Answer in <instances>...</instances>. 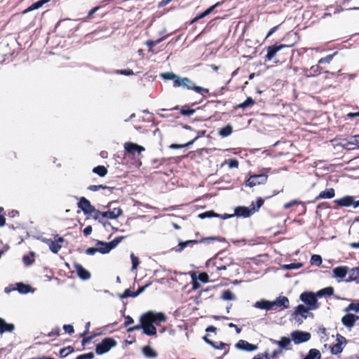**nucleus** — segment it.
<instances>
[{"label":"nucleus","mask_w":359,"mask_h":359,"mask_svg":"<svg viewBox=\"0 0 359 359\" xmlns=\"http://www.w3.org/2000/svg\"><path fill=\"white\" fill-rule=\"evenodd\" d=\"M166 319L167 318L163 313L150 311L140 316V325L130 327L128 331L133 332L142 329L143 333L147 335H156V328L154 324L158 325L161 322H165Z\"/></svg>","instance_id":"obj_1"},{"label":"nucleus","mask_w":359,"mask_h":359,"mask_svg":"<svg viewBox=\"0 0 359 359\" xmlns=\"http://www.w3.org/2000/svg\"><path fill=\"white\" fill-rule=\"evenodd\" d=\"M317 293L313 292H304L300 294L299 299L304 302L306 307L312 311L316 310L320 307L318 302Z\"/></svg>","instance_id":"obj_2"},{"label":"nucleus","mask_w":359,"mask_h":359,"mask_svg":"<svg viewBox=\"0 0 359 359\" xmlns=\"http://www.w3.org/2000/svg\"><path fill=\"white\" fill-rule=\"evenodd\" d=\"M312 311L303 304H299L295 307L294 312L292 314V318L299 324H302L304 320L309 317L313 318V315L310 312Z\"/></svg>","instance_id":"obj_3"},{"label":"nucleus","mask_w":359,"mask_h":359,"mask_svg":"<svg viewBox=\"0 0 359 359\" xmlns=\"http://www.w3.org/2000/svg\"><path fill=\"white\" fill-rule=\"evenodd\" d=\"M116 342L115 340L111 338H105L99 343L96 346V353L98 355L104 354L108 352L112 347L115 346Z\"/></svg>","instance_id":"obj_4"},{"label":"nucleus","mask_w":359,"mask_h":359,"mask_svg":"<svg viewBox=\"0 0 359 359\" xmlns=\"http://www.w3.org/2000/svg\"><path fill=\"white\" fill-rule=\"evenodd\" d=\"M79 208H80L83 212L86 215H90L92 213H95L97 215H100V211L96 210L90 203L88 200H87L84 197H81L78 203Z\"/></svg>","instance_id":"obj_5"},{"label":"nucleus","mask_w":359,"mask_h":359,"mask_svg":"<svg viewBox=\"0 0 359 359\" xmlns=\"http://www.w3.org/2000/svg\"><path fill=\"white\" fill-rule=\"evenodd\" d=\"M292 340L296 344L306 342L311 339V334L309 332L296 330L291 333Z\"/></svg>","instance_id":"obj_6"},{"label":"nucleus","mask_w":359,"mask_h":359,"mask_svg":"<svg viewBox=\"0 0 359 359\" xmlns=\"http://www.w3.org/2000/svg\"><path fill=\"white\" fill-rule=\"evenodd\" d=\"M268 176L265 174L251 175L246 182V185L253 187L257 185L264 184L267 181Z\"/></svg>","instance_id":"obj_7"},{"label":"nucleus","mask_w":359,"mask_h":359,"mask_svg":"<svg viewBox=\"0 0 359 359\" xmlns=\"http://www.w3.org/2000/svg\"><path fill=\"white\" fill-rule=\"evenodd\" d=\"M41 241L48 245L52 252L56 254L61 249V243L64 242V239L61 237L58 238L56 241H52L48 238H42Z\"/></svg>","instance_id":"obj_8"},{"label":"nucleus","mask_w":359,"mask_h":359,"mask_svg":"<svg viewBox=\"0 0 359 359\" xmlns=\"http://www.w3.org/2000/svg\"><path fill=\"white\" fill-rule=\"evenodd\" d=\"M358 319L359 316L347 312V313L342 317L341 323L346 328L348 329V330H351L355 325L356 320Z\"/></svg>","instance_id":"obj_9"},{"label":"nucleus","mask_w":359,"mask_h":359,"mask_svg":"<svg viewBox=\"0 0 359 359\" xmlns=\"http://www.w3.org/2000/svg\"><path fill=\"white\" fill-rule=\"evenodd\" d=\"M337 344L333 345L331 348V353L334 355L341 353L346 344V338L340 334L337 335Z\"/></svg>","instance_id":"obj_10"},{"label":"nucleus","mask_w":359,"mask_h":359,"mask_svg":"<svg viewBox=\"0 0 359 359\" xmlns=\"http://www.w3.org/2000/svg\"><path fill=\"white\" fill-rule=\"evenodd\" d=\"M182 87L188 90H194L201 94H203L204 93H207L208 92V89L196 86L195 83L188 78H184Z\"/></svg>","instance_id":"obj_11"},{"label":"nucleus","mask_w":359,"mask_h":359,"mask_svg":"<svg viewBox=\"0 0 359 359\" xmlns=\"http://www.w3.org/2000/svg\"><path fill=\"white\" fill-rule=\"evenodd\" d=\"M272 309L275 307H279L281 310L289 308L290 301L287 297L279 296L275 300L271 301Z\"/></svg>","instance_id":"obj_12"},{"label":"nucleus","mask_w":359,"mask_h":359,"mask_svg":"<svg viewBox=\"0 0 359 359\" xmlns=\"http://www.w3.org/2000/svg\"><path fill=\"white\" fill-rule=\"evenodd\" d=\"M355 197L352 196H346L341 198L336 199L334 203L341 207H354Z\"/></svg>","instance_id":"obj_13"},{"label":"nucleus","mask_w":359,"mask_h":359,"mask_svg":"<svg viewBox=\"0 0 359 359\" xmlns=\"http://www.w3.org/2000/svg\"><path fill=\"white\" fill-rule=\"evenodd\" d=\"M273 344L277 345L281 350H288L290 349V346L292 343V339L289 337H282L280 340H271Z\"/></svg>","instance_id":"obj_14"},{"label":"nucleus","mask_w":359,"mask_h":359,"mask_svg":"<svg viewBox=\"0 0 359 359\" xmlns=\"http://www.w3.org/2000/svg\"><path fill=\"white\" fill-rule=\"evenodd\" d=\"M236 347L238 349L249 352L255 351L257 349V345L250 344L248 341L242 339L238 341L236 344Z\"/></svg>","instance_id":"obj_15"},{"label":"nucleus","mask_w":359,"mask_h":359,"mask_svg":"<svg viewBox=\"0 0 359 359\" xmlns=\"http://www.w3.org/2000/svg\"><path fill=\"white\" fill-rule=\"evenodd\" d=\"M100 215H101L102 217L114 219L122 215V210L119 208H114L112 210H109L108 211L100 212Z\"/></svg>","instance_id":"obj_16"},{"label":"nucleus","mask_w":359,"mask_h":359,"mask_svg":"<svg viewBox=\"0 0 359 359\" xmlns=\"http://www.w3.org/2000/svg\"><path fill=\"white\" fill-rule=\"evenodd\" d=\"M257 210L253 206L252 208L247 207H238L235 209V215L238 217H248L252 215Z\"/></svg>","instance_id":"obj_17"},{"label":"nucleus","mask_w":359,"mask_h":359,"mask_svg":"<svg viewBox=\"0 0 359 359\" xmlns=\"http://www.w3.org/2000/svg\"><path fill=\"white\" fill-rule=\"evenodd\" d=\"M74 268L78 276L83 280H89L91 277L90 273L84 269L81 264L75 263Z\"/></svg>","instance_id":"obj_18"},{"label":"nucleus","mask_w":359,"mask_h":359,"mask_svg":"<svg viewBox=\"0 0 359 359\" xmlns=\"http://www.w3.org/2000/svg\"><path fill=\"white\" fill-rule=\"evenodd\" d=\"M288 47V46L286 45H273L269 46L267 48V54L266 55V58L267 60H271L273 57L275 56V55L282 50L283 48Z\"/></svg>","instance_id":"obj_19"},{"label":"nucleus","mask_w":359,"mask_h":359,"mask_svg":"<svg viewBox=\"0 0 359 359\" xmlns=\"http://www.w3.org/2000/svg\"><path fill=\"white\" fill-rule=\"evenodd\" d=\"M125 149L130 154L135 152L141 153L144 151V148L133 142H126L124 144Z\"/></svg>","instance_id":"obj_20"},{"label":"nucleus","mask_w":359,"mask_h":359,"mask_svg":"<svg viewBox=\"0 0 359 359\" xmlns=\"http://www.w3.org/2000/svg\"><path fill=\"white\" fill-rule=\"evenodd\" d=\"M14 330V324L8 323L3 318H0V334L6 332H12Z\"/></svg>","instance_id":"obj_21"},{"label":"nucleus","mask_w":359,"mask_h":359,"mask_svg":"<svg viewBox=\"0 0 359 359\" xmlns=\"http://www.w3.org/2000/svg\"><path fill=\"white\" fill-rule=\"evenodd\" d=\"M253 306L255 308L262 309V310H265V311L272 310L271 301H268V300H265V299H262L260 301L256 302L253 304Z\"/></svg>","instance_id":"obj_22"},{"label":"nucleus","mask_w":359,"mask_h":359,"mask_svg":"<svg viewBox=\"0 0 359 359\" xmlns=\"http://www.w3.org/2000/svg\"><path fill=\"white\" fill-rule=\"evenodd\" d=\"M348 272L347 266H339L333 269V275L335 278H344Z\"/></svg>","instance_id":"obj_23"},{"label":"nucleus","mask_w":359,"mask_h":359,"mask_svg":"<svg viewBox=\"0 0 359 359\" xmlns=\"http://www.w3.org/2000/svg\"><path fill=\"white\" fill-rule=\"evenodd\" d=\"M96 248L97 251L102 254L108 253L113 249L109 243L103 242H98Z\"/></svg>","instance_id":"obj_24"},{"label":"nucleus","mask_w":359,"mask_h":359,"mask_svg":"<svg viewBox=\"0 0 359 359\" xmlns=\"http://www.w3.org/2000/svg\"><path fill=\"white\" fill-rule=\"evenodd\" d=\"M142 353L145 357L149 358H156L158 355L157 353L149 346H144L142 347Z\"/></svg>","instance_id":"obj_25"},{"label":"nucleus","mask_w":359,"mask_h":359,"mask_svg":"<svg viewBox=\"0 0 359 359\" xmlns=\"http://www.w3.org/2000/svg\"><path fill=\"white\" fill-rule=\"evenodd\" d=\"M220 4L219 2L216 3L213 6H210L209 8H208L206 11H205L203 13H201L200 15H197L196 18H194L192 20V22H195L198 21L199 19H201L203 18L206 17L215 8H217Z\"/></svg>","instance_id":"obj_26"},{"label":"nucleus","mask_w":359,"mask_h":359,"mask_svg":"<svg viewBox=\"0 0 359 359\" xmlns=\"http://www.w3.org/2000/svg\"><path fill=\"white\" fill-rule=\"evenodd\" d=\"M220 4L219 2L216 3L213 6H210L209 8H208L206 11H205L203 13H201L200 15H197L196 18H194L192 20V22H195L198 21L199 19H201L203 18L206 17L215 8H217Z\"/></svg>","instance_id":"obj_27"},{"label":"nucleus","mask_w":359,"mask_h":359,"mask_svg":"<svg viewBox=\"0 0 359 359\" xmlns=\"http://www.w3.org/2000/svg\"><path fill=\"white\" fill-rule=\"evenodd\" d=\"M220 4L219 2L216 3L213 6H210L209 8H208L206 11H205L203 13H201L200 15H197L196 18H194L192 20V22H195L198 21L199 19H201L203 18L206 17L215 8H217Z\"/></svg>","instance_id":"obj_28"},{"label":"nucleus","mask_w":359,"mask_h":359,"mask_svg":"<svg viewBox=\"0 0 359 359\" xmlns=\"http://www.w3.org/2000/svg\"><path fill=\"white\" fill-rule=\"evenodd\" d=\"M335 195L334 189L332 188L326 189L325 191H321L317 199L319 198H332Z\"/></svg>","instance_id":"obj_29"},{"label":"nucleus","mask_w":359,"mask_h":359,"mask_svg":"<svg viewBox=\"0 0 359 359\" xmlns=\"http://www.w3.org/2000/svg\"><path fill=\"white\" fill-rule=\"evenodd\" d=\"M50 0H39L34 4H32L29 7H28L24 13H27L34 10H36L41 8L44 4L48 2Z\"/></svg>","instance_id":"obj_30"},{"label":"nucleus","mask_w":359,"mask_h":359,"mask_svg":"<svg viewBox=\"0 0 359 359\" xmlns=\"http://www.w3.org/2000/svg\"><path fill=\"white\" fill-rule=\"evenodd\" d=\"M321 354L320 351L316 348L311 349L308 354L303 359H320Z\"/></svg>","instance_id":"obj_31"},{"label":"nucleus","mask_w":359,"mask_h":359,"mask_svg":"<svg viewBox=\"0 0 359 359\" xmlns=\"http://www.w3.org/2000/svg\"><path fill=\"white\" fill-rule=\"evenodd\" d=\"M318 297H322L323 296H330L333 294L334 289L332 287H327L324 289H322L316 292Z\"/></svg>","instance_id":"obj_32"},{"label":"nucleus","mask_w":359,"mask_h":359,"mask_svg":"<svg viewBox=\"0 0 359 359\" xmlns=\"http://www.w3.org/2000/svg\"><path fill=\"white\" fill-rule=\"evenodd\" d=\"M93 172L100 177H104L107 174V169L103 165L95 167Z\"/></svg>","instance_id":"obj_33"},{"label":"nucleus","mask_w":359,"mask_h":359,"mask_svg":"<svg viewBox=\"0 0 359 359\" xmlns=\"http://www.w3.org/2000/svg\"><path fill=\"white\" fill-rule=\"evenodd\" d=\"M232 133V127L230 125L225 126L222 128L219 132V134L222 137H227L230 135Z\"/></svg>","instance_id":"obj_34"},{"label":"nucleus","mask_w":359,"mask_h":359,"mask_svg":"<svg viewBox=\"0 0 359 359\" xmlns=\"http://www.w3.org/2000/svg\"><path fill=\"white\" fill-rule=\"evenodd\" d=\"M191 243H197V241H194V240H189V241H187L185 242H180L179 243V248L176 249L175 251L180 252L184 249V248H186Z\"/></svg>","instance_id":"obj_35"},{"label":"nucleus","mask_w":359,"mask_h":359,"mask_svg":"<svg viewBox=\"0 0 359 359\" xmlns=\"http://www.w3.org/2000/svg\"><path fill=\"white\" fill-rule=\"evenodd\" d=\"M222 298L224 300H234L236 297L230 290H227L222 292Z\"/></svg>","instance_id":"obj_36"},{"label":"nucleus","mask_w":359,"mask_h":359,"mask_svg":"<svg viewBox=\"0 0 359 359\" xmlns=\"http://www.w3.org/2000/svg\"><path fill=\"white\" fill-rule=\"evenodd\" d=\"M74 351V348L72 346H67L63 348L60 351V355L61 358H65L69 355L71 353Z\"/></svg>","instance_id":"obj_37"},{"label":"nucleus","mask_w":359,"mask_h":359,"mask_svg":"<svg viewBox=\"0 0 359 359\" xmlns=\"http://www.w3.org/2000/svg\"><path fill=\"white\" fill-rule=\"evenodd\" d=\"M17 290L22 294H26L29 291V286L20 283L17 284Z\"/></svg>","instance_id":"obj_38"},{"label":"nucleus","mask_w":359,"mask_h":359,"mask_svg":"<svg viewBox=\"0 0 359 359\" xmlns=\"http://www.w3.org/2000/svg\"><path fill=\"white\" fill-rule=\"evenodd\" d=\"M198 217L201 219H205L208 217H220V215L215 213L214 211H207L205 212L201 213L198 215Z\"/></svg>","instance_id":"obj_39"},{"label":"nucleus","mask_w":359,"mask_h":359,"mask_svg":"<svg viewBox=\"0 0 359 359\" xmlns=\"http://www.w3.org/2000/svg\"><path fill=\"white\" fill-rule=\"evenodd\" d=\"M303 264L302 263H292L283 265V268L287 270H293L300 269Z\"/></svg>","instance_id":"obj_40"},{"label":"nucleus","mask_w":359,"mask_h":359,"mask_svg":"<svg viewBox=\"0 0 359 359\" xmlns=\"http://www.w3.org/2000/svg\"><path fill=\"white\" fill-rule=\"evenodd\" d=\"M255 103V101L252 97H248L244 102L238 105L239 108L245 109L247 107H251Z\"/></svg>","instance_id":"obj_41"},{"label":"nucleus","mask_w":359,"mask_h":359,"mask_svg":"<svg viewBox=\"0 0 359 359\" xmlns=\"http://www.w3.org/2000/svg\"><path fill=\"white\" fill-rule=\"evenodd\" d=\"M311 263L312 264L319 266L322 264V258L318 255H313L311 258Z\"/></svg>","instance_id":"obj_42"},{"label":"nucleus","mask_w":359,"mask_h":359,"mask_svg":"<svg viewBox=\"0 0 359 359\" xmlns=\"http://www.w3.org/2000/svg\"><path fill=\"white\" fill-rule=\"evenodd\" d=\"M34 253L32 252H30V256L25 255L23 257V262H24L25 264H26L27 266L31 265L34 262V259L31 257H34Z\"/></svg>","instance_id":"obj_43"},{"label":"nucleus","mask_w":359,"mask_h":359,"mask_svg":"<svg viewBox=\"0 0 359 359\" xmlns=\"http://www.w3.org/2000/svg\"><path fill=\"white\" fill-rule=\"evenodd\" d=\"M130 259L132 261V270H135L139 265V259L133 253L130 255Z\"/></svg>","instance_id":"obj_44"},{"label":"nucleus","mask_w":359,"mask_h":359,"mask_svg":"<svg viewBox=\"0 0 359 359\" xmlns=\"http://www.w3.org/2000/svg\"><path fill=\"white\" fill-rule=\"evenodd\" d=\"M176 76L175 74L172 72H166L161 74V77L165 80H175L176 78Z\"/></svg>","instance_id":"obj_45"},{"label":"nucleus","mask_w":359,"mask_h":359,"mask_svg":"<svg viewBox=\"0 0 359 359\" xmlns=\"http://www.w3.org/2000/svg\"><path fill=\"white\" fill-rule=\"evenodd\" d=\"M195 112L194 109H190L188 108H186L185 107H182L181 109V114L184 116H191L194 114Z\"/></svg>","instance_id":"obj_46"},{"label":"nucleus","mask_w":359,"mask_h":359,"mask_svg":"<svg viewBox=\"0 0 359 359\" xmlns=\"http://www.w3.org/2000/svg\"><path fill=\"white\" fill-rule=\"evenodd\" d=\"M137 296V294H134L133 292H130V290H126L125 292L121 295V298L124 299L129 297H135Z\"/></svg>","instance_id":"obj_47"},{"label":"nucleus","mask_w":359,"mask_h":359,"mask_svg":"<svg viewBox=\"0 0 359 359\" xmlns=\"http://www.w3.org/2000/svg\"><path fill=\"white\" fill-rule=\"evenodd\" d=\"M184 81V78L176 76V78L174 80V86L175 87H182V83Z\"/></svg>","instance_id":"obj_48"},{"label":"nucleus","mask_w":359,"mask_h":359,"mask_svg":"<svg viewBox=\"0 0 359 359\" xmlns=\"http://www.w3.org/2000/svg\"><path fill=\"white\" fill-rule=\"evenodd\" d=\"M107 188V187L106 186H103V185H90L88 187V189L92 191H97L101 189H104Z\"/></svg>","instance_id":"obj_49"},{"label":"nucleus","mask_w":359,"mask_h":359,"mask_svg":"<svg viewBox=\"0 0 359 359\" xmlns=\"http://www.w3.org/2000/svg\"><path fill=\"white\" fill-rule=\"evenodd\" d=\"M124 238L123 236H119L116 238L114 240H113L111 242H110V245L112 247V248H114L119 243L122 241V240Z\"/></svg>","instance_id":"obj_50"},{"label":"nucleus","mask_w":359,"mask_h":359,"mask_svg":"<svg viewBox=\"0 0 359 359\" xmlns=\"http://www.w3.org/2000/svg\"><path fill=\"white\" fill-rule=\"evenodd\" d=\"M333 59V55H329L326 56L325 57L321 58L318 63L323 64V63H330Z\"/></svg>","instance_id":"obj_51"},{"label":"nucleus","mask_w":359,"mask_h":359,"mask_svg":"<svg viewBox=\"0 0 359 359\" xmlns=\"http://www.w3.org/2000/svg\"><path fill=\"white\" fill-rule=\"evenodd\" d=\"M63 329H64L65 332L68 333L69 334H72L74 332V327L71 325H65L63 326Z\"/></svg>","instance_id":"obj_52"},{"label":"nucleus","mask_w":359,"mask_h":359,"mask_svg":"<svg viewBox=\"0 0 359 359\" xmlns=\"http://www.w3.org/2000/svg\"><path fill=\"white\" fill-rule=\"evenodd\" d=\"M117 74H123L126 76H130L134 74L133 72L130 69L117 70Z\"/></svg>","instance_id":"obj_53"},{"label":"nucleus","mask_w":359,"mask_h":359,"mask_svg":"<svg viewBox=\"0 0 359 359\" xmlns=\"http://www.w3.org/2000/svg\"><path fill=\"white\" fill-rule=\"evenodd\" d=\"M198 279L203 283H207L208 282L209 277L207 273H201L198 276Z\"/></svg>","instance_id":"obj_54"},{"label":"nucleus","mask_w":359,"mask_h":359,"mask_svg":"<svg viewBox=\"0 0 359 359\" xmlns=\"http://www.w3.org/2000/svg\"><path fill=\"white\" fill-rule=\"evenodd\" d=\"M161 41H162V39H159L156 40V41H152V40L147 41V45L150 48H151L153 46H154L157 45L158 43H159Z\"/></svg>","instance_id":"obj_55"},{"label":"nucleus","mask_w":359,"mask_h":359,"mask_svg":"<svg viewBox=\"0 0 359 359\" xmlns=\"http://www.w3.org/2000/svg\"><path fill=\"white\" fill-rule=\"evenodd\" d=\"M4 212V208H0V226H4L6 223V219L4 216L2 215Z\"/></svg>","instance_id":"obj_56"},{"label":"nucleus","mask_w":359,"mask_h":359,"mask_svg":"<svg viewBox=\"0 0 359 359\" xmlns=\"http://www.w3.org/2000/svg\"><path fill=\"white\" fill-rule=\"evenodd\" d=\"M229 168H238V162L237 160L236 159H231L229 161Z\"/></svg>","instance_id":"obj_57"},{"label":"nucleus","mask_w":359,"mask_h":359,"mask_svg":"<svg viewBox=\"0 0 359 359\" xmlns=\"http://www.w3.org/2000/svg\"><path fill=\"white\" fill-rule=\"evenodd\" d=\"M97 252H98L97 248H89L86 250V254L89 255H93Z\"/></svg>","instance_id":"obj_58"},{"label":"nucleus","mask_w":359,"mask_h":359,"mask_svg":"<svg viewBox=\"0 0 359 359\" xmlns=\"http://www.w3.org/2000/svg\"><path fill=\"white\" fill-rule=\"evenodd\" d=\"M350 143L359 147V135L354 136Z\"/></svg>","instance_id":"obj_59"},{"label":"nucleus","mask_w":359,"mask_h":359,"mask_svg":"<svg viewBox=\"0 0 359 359\" xmlns=\"http://www.w3.org/2000/svg\"><path fill=\"white\" fill-rule=\"evenodd\" d=\"M252 359H270L268 354H258L255 355Z\"/></svg>","instance_id":"obj_60"},{"label":"nucleus","mask_w":359,"mask_h":359,"mask_svg":"<svg viewBox=\"0 0 359 359\" xmlns=\"http://www.w3.org/2000/svg\"><path fill=\"white\" fill-rule=\"evenodd\" d=\"M126 320L125 322V325L127 326V327L130 325H132L134 323L133 319L130 316H127L126 317Z\"/></svg>","instance_id":"obj_61"},{"label":"nucleus","mask_w":359,"mask_h":359,"mask_svg":"<svg viewBox=\"0 0 359 359\" xmlns=\"http://www.w3.org/2000/svg\"><path fill=\"white\" fill-rule=\"evenodd\" d=\"M92 231H93L92 226H87L83 229V233H84L86 236H88V235H90V234L92 233Z\"/></svg>","instance_id":"obj_62"},{"label":"nucleus","mask_w":359,"mask_h":359,"mask_svg":"<svg viewBox=\"0 0 359 359\" xmlns=\"http://www.w3.org/2000/svg\"><path fill=\"white\" fill-rule=\"evenodd\" d=\"M297 203H298V202L297 201L294 200V201H292L285 204L284 207H285V209H288L290 207H292V205H294L295 204H297Z\"/></svg>","instance_id":"obj_63"},{"label":"nucleus","mask_w":359,"mask_h":359,"mask_svg":"<svg viewBox=\"0 0 359 359\" xmlns=\"http://www.w3.org/2000/svg\"><path fill=\"white\" fill-rule=\"evenodd\" d=\"M348 117L351 118H359V111L358 112H355V113H348L347 114Z\"/></svg>","instance_id":"obj_64"}]
</instances>
